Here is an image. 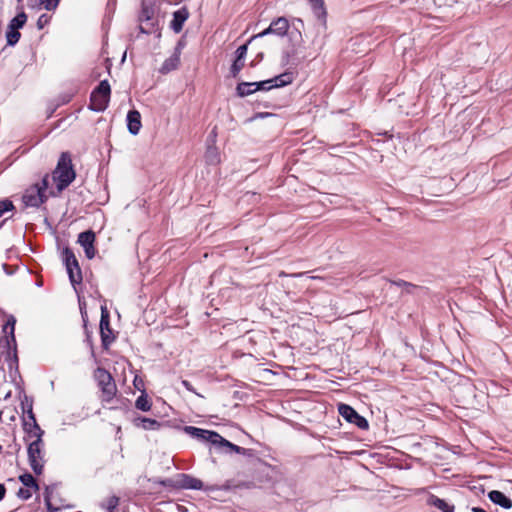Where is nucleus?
I'll return each instance as SVG.
<instances>
[{"mask_svg": "<svg viewBox=\"0 0 512 512\" xmlns=\"http://www.w3.org/2000/svg\"><path fill=\"white\" fill-rule=\"evenodd\" d=\"M427 504L433 507H436L437 509L441 510L442 512H454L455 507L454 505H450L445 500L437 497L434 494H430L427 498Z\"/></svg>", "mask_w": 512, "mask_h": 512, "instance_id": "obj_20", "label": "nucleus"}, {"mask_svg": "<svg viewBox=\"0 0 512 512\" xmlns=\"http://www.w3.org/2000/svg\"><path fill=\"white\" fill-rule=\"evenodd\" d=\"M244 67V61H240L237 59H234L231 67H230V75L233 78H237L239 76L240 71Z\"/></svg>", "mask_w": 512, "mask_h": 512, "instance_id": "obj_34", "label": "nucleus"}, {"mask_svg": "<svg viewBox=\"0 0 512 512\" xmlns=\"http://www.w3.org/2000/svg\"><path fill=\"white\" fill-rule=\"evenodd\" d=\"M181 384L190 392L195 393L197 396L202 397L199 393L195 391L191 383L187 380H182Z\"/></svg>", "mask_w": 512, "mask_h": 512, "instance_id": "obj_42", "label": "nucleus"}, {"mask_svg": "<svg viewBox=\"0 0 512 512\" xmlns=\"http://www.w3.org/2000/svg\"><path fill=\"white\" fill-rule=\"evenodd\" d=\"M181 487L184 489L202 490L204 485L200 479L187 474H182Z\"/></svg>", "mask_w": 512, "mask_h": 512, "instance_id": "obj_21", "label": "nucleus"}, {"mask_svg": "<svg viewBox=\"0 0 512 512\" xmlns=\"http://www.w3.org/2000/svg\"><path fill=\"white\" fill-rule=\"evenodd\" d=\"M218 134L211 130L206 138L205 162L207 165L216 166L221 162L220 148L216 145Z\"/></svg>", "mask_w": 512, "mask_h": 512, "instance_id": "obj_7", "label": "nucleus"}, {"mask_svg": "<svg viewBox=\"0 0 512 512\" xmlns=\"http://www.w3.org/2000/svg\"><path fill=\"white\" fill-rule=\"evenodd\" d=\"M27 22V15L24 11L18 13L15 17H13L9 24L8 28L19 30L21 29Z\"/></svg>", "mask_w": 512, "mask_h": 512, "instance_id": "obj_27", "label": "nucleus"}, {"mask_svg": "<svg viewBox=\"0 0 512 512\" xmlns=\"http://www.w3.org/2000/svg\"><path fill=\"white\" fill-rule=\"evenodd\" d=\"M88 342H89V344H90V346H91V354H92V356L94 357V356H95V353H94V349H93V346H92V343H91V340H90V338H89V337H88Z\"/></svg>", "mask_w": 512, "mask_h": 512, "instance_id": "obj_50", "label": "nucleus"}, {"mask_svg": "<svg viewBox=\"0 0 512 512\" xmlns=\"http://www.w3.org/2000/svg\"><path fill=\"white\" fill-rule=\"evenodd\" d=\"M28 461L31 469L37 475L43 472L44 468V443L38 444V441H31L27 448Z\"/></svg>", "mask_w": 512, "mask_h": 512, "instance_id": "obj_4", "label": "nucleus"}, {"mask_svg": "<svg viewBox=\"0 0 512 512\" xmlns=\"http://www.w3.org/2000/svg\"><path fill=\"white\" fill-rule=\"evenodd\" d=\"M311 10L320 24L326 28L327 23V10L324 0H309Z\"/></svg>", "mask_w": 512, "mask_h": 512, "instance_id": "obj_15", "label": "nucleus"}, {"mask_svg": "<svg viewBox=\"0 0 512 512\" xmlns=\"http://www.w3.org/2000/svg\"><path fill=\"white\" fill-rule=\"evenodd\" d=\"M27 420L28 422H37L36 421V418H35V415L33 413V410H32V406L30 405L28 410H27Z\"/></svg>", "mask_w": 512, "mask_h": 512, "instance_id": "obj_43", "label": "nucleus"}, {"mask_svg": "<svg viewBox=\"0 0 512 512\" xmlns=\"http://www.w3.org/2000/svg\"><path fill=\"white\" fill-rule=\"evenodd\" d=\"M396 285L398 286H406V285H409L407 282L405 281H399V282H394Z\"/></svg>", "mask_w": 512, "mask_h": 512, "instance_id": "obj_48", "label": "nucleus"}, {"mask_svg": "<svg viewBox=\"0 0 512 512\" xmlns=\"http://www.w3.org/2000/svg\"><path fill=\"white\" fill-rule=\"evenodd\" d=\"M111 87L107 80H102L91 92L89 108L93 111H104L109 103Z\"/></svg>", "mask_w": 512, "mask_h": 512, "instance_id": "obj_2", "label": "nucleus"}, {"mask_svg": "<svg viewBox=\"0 0 512 512\" xmlns=\"http://www.w3.org/2000/svg\"><path fill=\"white\" fill-rule=\"evenodd\" d=\"M21 37L19 30L8 28L6 31V41L8 46H15Z\"/></svg>", "mask_w": 512, "mask_h": 512, "instance_id": "obj_32", "label": "nucleus"}, {"mask_svg": "<svg viewBox=\"0 0 512 512\" xmlns=\"http://www.w3.org/2000/svg\"><path fill=\"white\" fill-rule=\"evenodd\" d=\"M254 82H240L236 87V94L239 97H246L255 93Z\"/></svg>", "mask_w": 512, "mask_h": 512, "instance_id": "obj_26", "label": "nucleus"}, {"mask_svg": "<svg viewBox=\"0 0 512 512\" xmlns=\"http://www.w3.org/2000/svg\"><path fill=\"white\" fill-rule=\"evenodd\" d=\"M182 47H183V44H182L181 41H179L178 44H177V47L175 48V52L180 54Z\"/></svg>", "mask_w": 512, "mask_h": 512, "instance_id": "obj_47", "label": "nucleus"}, {"mask_svg": "<svg viewBox=\"0 0 512 512\" xmlns=\"http://www.w3.org/2000/svg\"><path fill=\"white\" fill-rule=\"evenodd\" d=\"M49 182H48V176H45L42 180L41 185H38L39 188H41L42 194L45 193L46 189L48 188Z\"/></svg>", "mask_w": 512, "mask_h": 512, "instance_id": "obj_44", "label": "nucleus"}, {"mask_svg": "<svg viewBox=\"0 0 512 512\" xmlns=\"http://www.w3.org/2000/svg\"><path fill=\"white\" fill-rule=\"evenodd\" d=\"M94 377L101 389L102 400L106 402L111 401L117 391L111 374L106 369L98 367L94 372Z\"/></svg>", "mask_w": 512, "mask_h": 512, "instance_id": "obj_3", "label": "nucleus"}, {"mask_svg": "<svg viewBox=\"0 0 512 512\" xmlns=\"http://www.w3.org/2000/svg\"><path fill=\"white\" fill-rule=\"evenodd\" d=\"M20 482L23 484L24 487H28L33 489L34 491L39 490V485L37 484L36 479L33 477L30 473H24L19 476Z\"/></svg>", "mask_w": 512, "mask_h": 512, "instance_id": "obj_30", "label": "nucleus"}, {"mask_svg": "<svg viewBox=\"0 0 512 512\" xmlns=\"http://www.w3.org/2000/svg\"><path fill=\"white\" fill-rule=\"evenodd\" d=\"M273 88L284 87L292 82L290 73H283L271 79Z\"/></svg>", "mask_w": 512, "mask_h": 512, "instance_id": "obj_29", "label": "nucleus"}, {"mask_svg": "<svg viewBox=\"0 0 512 512\" xmlns=\"http://www.w3.org/2000/svg\"><path fill=\"white\" fill-rule=\"evenodd\" d=\"M269 34H273V28H272V25L270 24L268 28H266L265 30H263L262 32L254 35L251 37V39L249 40V42H251L253 39L255 38H262L266 35H269Z\"/></svg>", "mask_w": 512, "mask_h": 512, "instance_id": "obj_41", "label": "nucleus"}, {"mask_svg": "<svg viewBox=\"0 0 512 512\" xmlns=\"http://www.w3.org/2000/svg\"><path fill=\"white\" fill-rule=\"evenodd\" d=\"M189 18V11L186 6L181 7L180 9L173 12V18L170 22V28L175 33H180L183 29L184 23Z\"/></svg>", "mask_w": 512, "mask_h": 512, "instance_id": "obj_14", "label": "nucleus"}, {"mask_svg": "<svg viewBox=\"0 0 512 512\" xmlns=\"http://www.w3.org/2000/svg\"><path fill=\"white\" fill-rule=\"evenodd\" d=\"M247 50H248V44H243V45L239 46L235 52V59L244 61L245 57L247 55Z\"/></svg>", "mask_w": 512, "mask_h": 512, "instance_id": "obj_37", "label": "nucleus"}, {"mask_svg": "<svg viewBox=\"0 0 512 512\" xmlns=\"http://www.w3.org/2000/svg\"><path fill=\"white\" fill-rule=\"evenodd\" d=\"M139 31L142 34L151 35L157 34L160 36V29L157 17L153 18V21H145L139 24Z\"/></svg>", "mask_w": 512, "mask_h": 512, "instance_id": "obj_22", "label": "nucleus"}, {"mask_svg": "<svg viewBox=\"0 0 512 512\" xmlns=\"http://www.w3.org/2000/svg\"><path fill=\"white\" fill-rule=\"evenodd\" d=\"M33 492L34 490L31 488L21 487L17 492V496L22 500H28L31 498Z\"/></svg>", "mask_w": 512, "mask_h": 512, "instance_id": "obj_38", "label": "nucleus"}, {"mask_svg": "<svg viewBox=\"0 0 512 512\" xmlns=\"http://www.w3.org/2000/svg\"><path fill=\"white\" fill-rule=\"evenodd\" d=\"M24 431L27 433L26 441H38V444H42L44 431L40 428L37 422H28L24 419L23 423Z\"/></svg>", "mask_w": 512, "mask_h": 512, "instance_id": "obj_13", "label": "nucleus"}, {"mask_svg": "<svg viewBox=\"0 0 512 512\" xmlns=\"http://www.w3.org/2000/svg\"><path fill=\"white\" fill-rule=\"evenodd\" d=\"M14 208L12 201L5 199L0 201V217L8 211H11Z\"/></svg>", "mask_w": 512, "mask_h": 512, "instance_id": "obj_39", "label": "nucleus"}, {"mask_svg": "<svg viewBox=\"0 0 512 512\" xmlns=\"http://www.w3.org/2000/svg\"><path fill=\"white\" fill-rule=\"evenodd\" d=\"M304 273H296V274H292L293 277H301Z\"/></svg>", "mask_w": 512, "mask_h": 512, "instance_id": "obj_52", "label": "nucleus"}, {"mask_svg": "<svg viewBox=\"0 0 512 512\" xmlns=\"http://www.w3.org/2000/svg\"><path fill=\"white\" fill-rule=\"evenodd\" d=\"M134 424L144 430H158L161 426L157 420L141 416L134 419Z\"/></svg>", "mask_w": 512, "mask_h": 512, "instance_id": "obj_25", "label": "nucleus"}, {"mask_svg": "<svg viewBox=\"0 0 512 512\" xmlns=\"http://www.w3.org/2000/svg\"><path fill=\"white\" fill-rule=\"evenodd\" d=\"M75 119L72 115L68 116L67 118H62L58 121V123L54 126V128H59L60 126L64 125L67 121Z\"/></svg>", "mask_w": 512, "mask_h": 512, "instance_id": "obj_45", "label": "nucleus"}, {"mask_svg": "<svg viewBox=\"0 0 512 512\" xmlns=\"http://www.w3.org/2000/svg\"><path fill=\"white\" fill-rule=\"evenodd\" d=\"M339 414L349 423L355 424L360 429L369 427L368 421L359 415L354 408L347 404H340L338 407Z\"/></svg>", "mask_w": 512, "mask_h": 512, "instance_id": "obj_9", "label": "nucleus"}, {"mask_svg": "<svg viewBox=\"0 0 512 512\" xmlns=\"http://www.w3.org/2000/svg\"><path fill=\"white\" fill-rule=\"evenodd\" d=\"M51 17L48 14H42L39 16L37 20L38 29H43L46 25L49 24Z\"/></svg>", "mask_w": 512, "mask_h": 512, "instance_id": "obj_40", "label": "nucleus"}, {"mask_svg": "<svg viewBox=\"0 0 512 512\" xmlns=\"http://www.w3.org/2000/svg\"><path fill=\"white\" fill-rule=\"evenodd\" d=\"M39 6L46 10H53L58 6L59 0H37Z\"/></svg>", "mask_w": 512, "mask_h": 512, "instance_id": "obj_36", "label": "nucleus"}, {"mask_svg": "<svg viewBox=\"0 0 512 512\" xmlns=\"http://www.w3.org/2000/svg\"><path fill=\"white\" fill-rule=\"evenodd\" d=\"M273 34L283 37L289 29V22L285 17H279L271 22Z\"/></svg>", "mask_w": 512, "mask_h": 512, "instance_id": "obj_24", "label": "nucleus"}, {"mask_svg": "<svg viewBox=\"0 0 512 512\" xmlns=\"http://www.w3.org/2000/svg\"><path fill=\"white\" fill-rule=\"evenodd\" d=\"M45 200L46 196L38 185L27 189L23 195V202L27 207H39Z\"/></svg>", "mask_w": 512, "mask_h": 512, "instance_id": "obj_12", "label": "nucleus"}, {"mask_svg": "<svg viewBox=\"0 0 512 512\" xmlns=\"http://www.w3.org/2000/svg\"><path fill=\"white\" fill-rule=\"evenodd\" d=\"M379 135H384V136H387V137H390V138L393 137V135L389 134L387 130H385L384 133H379Z\"/></svg>", "mask_w": 512, "mask_h": 512, "instance_id": "obj_49", "label": "nucleus"}, {"mask_svg": "<svg viewBox=\"0 0 512 512\" xmlns=\"http://www.w3.org/2000/svg\"><path fill=\"white\" fill-rule=\"evenodd\" d=\"M311 10L320 24L326 28L327 23V10L324 0H309Z\"/></svg>", "mask_w": 512, "mask_h": 512, "instance_id": "obj_16", "label": "nucleus"}, {"mask_svg": "<svg viewBox=\"0 0 512 512\" xmlns=\"http://www.w3.org/2000/svg\"><path fill=\"white\" fill-rule=\"evenodd\" d=\"M217 449L219 451L225 452V453H232V452H235V453H238V454H244L245 453V449L244 448L231 443L230 441L226 440L222 436H220Z\"/></svg>", "mask_w": 512, "mask_h": 512, "instance_id": "obj_23", "label": "nucleus"}, {"mask_svg": "<svg viewBox=\"0 0 512 512\" xmlns=\"http://www.w3.org/2000/svg\"><path fill=\"white\" fill-rule=\"evenodd\" d=\"M180 64L179 53L174 52L169 58H167L161 65L159 72L161 74H168L173 70H176Z\"/></svg>", "mask_w": 512, "mask_h": 512, "instance_id": "obj_19", "label": "nucleus"}, {"mask_svg": "<svg viewBox=\"0 0 512 512\" xmlns=\"http://www.w3.org/2000/svg\"><path fill=\"white\" fill-rule=\"evenodd\" d=\"M135 407L138 410L147 412L151 409V402L146 393L142 392V394L137 398L135 402Z\"/></svg>", "mask_w": 512, "mask_h": 512, "instance_id": "obj_31", "label": "nucleus"}, {"mask_svg": "<svg viewBox=\"0 0 512 512\" xmlns=\"http://www.w3.org/2000/svg\"><path fill=\"white\" fill-rule=\"evenodd\" d=\"M139 131L140 130H129V132L134 136H136L139 133Z\"/></svg>", "mask_w": 512, "mask_h": 512, "instance_id": "obj_51", "label": "nucleus"}, {"mask_svg": "<svg viewBox=\"0 0 512 512\" xmlns=\"http://www.w3.org/2000/svg\"><path fill=\"white\" fill-rule=\"evenodd\" d=\"M273 88L271 79L254 82V88L253 90L256 91H269Z\"/></svg>", "mask_w": 512, "mask_h": 512, "instance_id": "obj_33", "label": "nucleus"}, {"mask_svg": "<svg viewBox=\"0 0 512 512\" xmlns=\"http://www.w3.org/2000/svg\"><path fill=\"white\" fill-rule=\"evenodd\" d=\"M183 430L187 435H189L190 437H192L200 442L210 443L215 448L218 447V443H219V439H220L221 435L215 431L206 430V429H202V428H198V427H194V426H185Z\"/></svg>", "mask_w": 512, "mask_h": 512, "instance_id": "obj_6", "label": "nucleus"}, {"mask_svg": "<svg viewBox=\"0 0 512 512\" xmlns=\"http://www.w3.org/2000/svg\"><path fill=\"white\" fill-rule=\"evenodd\" d=\"M75 177L76 173L73 169L71 156L68 152H63L53 171V180L58 191L66 189L74 181Z\"/></svg>", "mask_w": 512, "mask_h": 512, "instance_id": "obj_1", "label": "nucleus"}, {"mask_svg": "<svg viewBox=\"0 0 512 512\" xmlns=\"http://www.w3.org/2000/svg\"><path fill=\"white\" fill-rule=\"evenodd\" d=\"M488 498L491 502L504 509H510L512 507V500L508 498L503 492L498 490H492L488 493Z\"/></svg>", "mask_w": 512, "mask_h": 512, "instance_id": "obj_18", "label": "nucleus"}, {"mask_svg": "<svg viewBox=\"0 0 512 512\" xmlns=\"http://www.w3.org/2000/svg\"><path fill=\"white\" fill-rule=\"evenodd\" d=\"M100 335L102 347L108 349L109 345L114 341L112 336V330L110 328L109 312L105 306L101 307V318H100Z\"/></svg>", "mask_w": 512, "mask_h": 512, "instance_id": "obj_8", "label": "nucleus"}, {"mask_svg": "<svg viewBox=\"0 0 512 512\" xmlns=\"http://www.w3.org/2000/svg\"><path fill=\"white\" fill-rule=\"evenodd\" d=\"M62 255L70 282L72 285L80 284L82 282V273L75 254L70 248H65Z\"/></svg>", "mask_w": 512, "mask_h": 512, "instance_id": "obj_5", "label": "nucleus"}, {"mask_svg": "<svg viewBox=\"0 0 512 512\" xmlns=\"http://www.w3.org/2000/svg\"><path fill=\"white\" fill-rule=\"evenodd\" d=\"M118 504L119 498L117 496H111L105 501L104 507L108 512H114Z\"/></svg>", "mask_w": 512, "mask_h": 512, "instance_id": "obj_35", "label": "nucleus"}, {"mask_svg": "<svg viewBox=\"0 0 512 512\" xmlns=\"http://www.w3.org/2000/svg\"><path fill=\"white\" fill-rule=\"evenodd\" d=\"M6 488L3 484L0 483V500H2L5 497Z\"/></svg>", "mask_w": 512, "mask_h": 512, "instance_id": "obj_46", "label": "nucleus"}, {"mask_svg": "<svg viewBox=\"0 0 512 512\" xmlns=\"http://www.w3.org/2000/svg\"><path fill=\"white\" fill-rule=\"evenodd\" d=\"M15 324L16 318L13 315H9L3 326V333L5 336L1 340V344L6 346L9 351L13 350L14 356L16 357Z\"/></svg>", "mask_w": 512, "mask_h": 512, "instance_id": "obj_10", "label": "nucleus"}, {"mask_svg": "<svg viewBox=\"0 0 512 512\" xmlns=\"http://www.w3.org/2000/svg\"><path fill=\"white\" fill-rule=\"evenodd\" d=\"M95 233L91 230L81 232L78 235V243L83 247L85 256L88 259L94 258L96 249L94 247Z\"/></svg>", "mask_w": 512, "mask_h": 512, "instance_id": "obj_11", "label": "nucleus"}, {"mask_svg": "<svg viewBox=\"0 0 512 512\" xmlns=\"http://www.w3.org/2000/svg\"><path fill=\"white\" fill-rule=\"evenodd\" d=\"M154 17H156L154 3L151 1H142L141 9L138 14L139 24L145 21H153Z\"/></svg>", "mask_w": 512, "mask_h": 512, "instance_id": "obj_17", "label": "nucleus"}, {"mask_svg": "<svg viewBox=\"0 0 512 512\" xmlns=\"http://www.w3.org/2000/svg\"><path fill=\"white\" fill-rule=\"evenodd\" d=\"M126 120L127 128H141V114L137 110L129 111Z\"/></svg>", "mask_w": 512, "mask_h": 512, "instance_id": "obj_28", "label": "nucleus"}, {"mask_svg": "<svg viewBox=\"0 0 512 512\" xmlns=\"http://www.w3.org/2000/svg\"><path fill=\"white\" fill-rule=\"evenodd\" d=\"M2 451V446L0 445V452Z\"/></svg>", "mask_w": 512, "mask_h": 512, "instance_id": "obj_53", "label": "nucleus"}]
</instances>
